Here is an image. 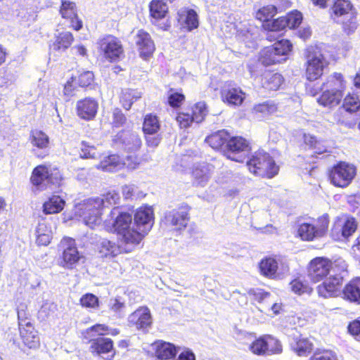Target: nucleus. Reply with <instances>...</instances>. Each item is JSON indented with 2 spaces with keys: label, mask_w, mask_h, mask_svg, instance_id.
I'll use <instances>...</instances> for the list:
<instances>
[{
  "label": "nucleus",
  "mask_w": 360,
  "mask_h": 360,
  "mask_svg": "<svg viewBox=\"0 0 360 360\" xmlns=\"http://www.w3.org/2000/svg\"><path fill=\"white\" fill-rule=\"evenodd\" d=\"M120 198L119 193L115 191L89 198L75 207V214L82 218L86 226L93 229L101 224L103 210L118 204Z\"/></svg>",
  "instance_id": "1"
},
{
  "label": "nucleus",
  "mask_w": 360,
  "mask_h": 360,
  "mask_svg": "<svg viewBox=\"0 0 360 360\" xmlns=\"http://www.w3.org/2000/svg\"><path fill=\"white\" fill-rule=\"evenodd\" d=\"M110 216L113 220L115 231L121 237V240L125 245L123 249L127 252H131L141 240V233L135 231L134 226H131V215L127 212H120L119 207H114Z\"/></svg>",
  "instance_id": "2"
},
{
  "label": "nucleus",
  "mask_w": 360,
  "mask_h": 360,
  "mask_svg": "<svg viewBox=\"0 0 360 360\" xmlns=\"http://www.w3.org/2000/svg\"><path fill=\"white\" fill-rule=\"evenodd\" d=\"M342 76L340 73H335L327 78L317 91H322V94L317 99L318 103L324 106L332 108L338 105L342 98V89L344 88Z\"/></svg>",
  "instance_id": "3"
},
{
  "label": "nucleus",
  "mask_w": 360,
  "mask_h": 360,
  "mask_svg": "<svg viewBox=\"0 0 360 360\" xmlns=\"http://www.w3.org/2000/svg\"><path fill=\"white\" fill-rule=\"evenodd\" d=\"M292 49V45L289 40L281 39L274 45L263 49L259 60L265 66L285 62Z\"/></svg>",
  "instance_id": "4"
},
{
  "label": "nucleus",
  "mask_w": 360,
  "mask_h": 360,
  "mask_svg": "<svg viewBox=\"0 0 360 360\" xmlns=\"http://www.w3.org/2000/svg\"><path fill=\"white\" fill-rule=\"evenodd\" d=\"M249 170L256 175L272 178L278 172V167L270 155L264 151H257L247 162Z\"/></svg>",
  "instance_id": "5"
},
{
  "label": "nucleus",
  "mask_w": 360,
  "mask_h": 360,
  "mask_svg": "<svg viewBox=\"0 0 360 360\" xmlns=\"http://www.w3.org/2000/svg\"><path fill=\"white\" fill-rule=\"evenodd\" d=\"M305 58L307 79L315 81L323 74L324 69L328 67V63L316 46L309 47L306 50Z\"/></svg>",
  "instance_id": "6"
},
{
  "label": "nucleus",
  "mask_w": 360,
  "mask_h": 360,
  "mask_svg": "<svg viewBox=\"0 0 360 360\" xmlns=\"http://www.w3.org/2000/svg\"><path fill=\"white\" fill-rule=\"evenodd\" d=\"M332 9L333 19L342 23L345 32L350 34L356 29L357 22L355 12L349 1L337 0L334 3Z\"/></svg>",
  "instance_id": "7"
},
{
  "label": "nucleus",
  "mask_w": 360,
  "mask_h": 360,
  "mask_svg": "<svg viewBox=\"0 0 360 360\" xmlns=\"http://www.w3.org/2000/svg\"><path fill=\"white\" fill-rule=\"evenodd\" d=\"M250 151L249 142L242 136H231L224 149V155L228 159L243 162Z\"/></svg>",
  "instance_id": "8"
},
{
  "label": "nucleus",
  "mask_w": 360,
  "mask_h": 360,
  "mask_svg": "<svg viewBox=\"0 0 360 360\" xmlns=\"http://www.w3.org/2000/svg\"><path fill=\"white\" fill-rule=\"evenodd\" d=\"M98 49L110 62L119 60L124 56V49L120 39L112 35H105L97 41Z\"/></svg>",
  "instance_id": "9"
},
{
  "label": "nucleus",
  "mask_w": 360,
  "mask_h": 360,
  "mask_svg": "<svg viewBox=\"0 0 360 360\" xmlns=\"http://www.w3.org/2000/svg\"><path fill=\"white\" fill-rule=\"evenodd\" d=\"M344 265L339 273L337 271L326 278L323 283L317 286L318 294L324 297H336L340 293L344 277L347 274Z\"/></svg>",
  "instance_id": "10"
},
{
  "label": "nucleus",
  "mask_w": 360,
  "mask_h": 360,
  "mask_svg": "<svg viewBox=\"0 0 360 360\" xmlns=\"http://www.w3.org/2000/svg\"><path fill=\"white\" fill-rule=\"evenodd\" d=\"M112 144L127 153H136L142 146L140 136L134 131L122 130L112 139Z\"/></svg>",
  "instance_id": "11"
},
{
  "label": "nucleus",
  "mask_w": 360,
  "mask_h": 360,
  "mask_svg": "<svg viewBox=\"0 0 360 360\" xmlns=\"http://www.w3.org/2000/svg\"><path fill=\"white\" fill-rule=\"evenodd\" d=\"M31 181L39 190H44L49 185H58L61 181L58 172L50 173L48 167L44 165L36 167L32 174Z\"/></svg>",
  "instance_id": "12"
},
{
  "label": "nucleus",
  "mask_w": 360,
  "mask_h": 360,
  "mask_svg": "<svg viewBox=\"0 0 360 360\" xmlns=\"http://www.w3.org/2000/svg\"><path fill=\"white\" fill-rule=\"evenodd\" d=\"M356 174V169L353 165L341 162L335 165L329 173L331 183L338 187L347 186Z\"/></svg>",
  "instance_id": "13"
},
{
  "label": "nucleus",
  "mask_w": 360,
  "mask_h": 360,
  "mask_svg": "<svg viewBox=\"0 0 360 360\" xmlns=\"http://www.w3.org/2000/svg\"><path fill=\"white\" fill-rule=\"evenodd\" d=\"M190 207L186 204H183L177 208L166 211L164 215V223L169 226H172L176 231L184 229L189 221Z\"/></svg>",
  "instance_id": "14"
},
{
  "label": "nucleus",
  "mask_w": 360,
  "mask_h": 360,
  "mask_svg": "<svg viewBox=\"0 0 360 360\" xmlns=\"http://www.w3.org/2000/svg\"><path fill=\"white\" fill-rule=\"evenodd\" d=\"M336 265L326 258L316 257L311 261L309 276L314 282H319L325 278L330 271L335 273Z\"/></svg>",
  "instance_id": "15"
},
{
  "label": "nucleus",
  "mask_w": 360,
  "mask_h": 360,
  "mask_svg": "<svg viewBox=\"0 0 360 360\" xmlns=\"http://www.w3.org/2000/svg\"><path fill=\"white\" fill-rule=\"evenodd\" d=\"M60 247L63 249L60 265L67 269H72L80 258L75 240L71 238H64L60 241Z\"/></svg>",
  "instance_id": "16"
},
{
  "label": "nucleus",
  "mask_w": 360,
  "mask_h": 360,
  "mask_svg": "<svg viewBox=\"0 0 360 360\" xmlns=\"http://www.w3.org/2000/svg\"><path fill=\"white\" fill-rule=\"evenodd\" d=\"M357 223L354 218L345 217L338 218L334 223L331 236L335 240L347 238L356 230Z\"/></svg>",
  "instance_id": "17"
},
{
  "label": "nucleus",
  "mask_w": 360,
  "mask_h": 360,
  "mask_svg": "<svg viewBox=\"0 0 360 360\" xmlns=\"http://www.w3.org/2000/svg\"><path fill=\"white\" fill-rule=\"evenodd\" d=\"M30 140L35 148L33 149L34 155L44 158L49 153V138L42 131L33 130L31 131Z\"/></svg>",
  "instance_id": "18"
},
{
  "label": "nucleus",
  "mask_w": 360,
  "mask_h": 360,
  "mask_svg": "<svg viewBox=\"0 0 360 360\" xmlns=\"http://www.w3.org/2000/svg\"><path fill=\"white\" fill-rule=\"evenodd\" d=\"M153 223V210L150 207L140 208L134 214L135 231L141 234V239L151 229Z\"/></svg>",
  "instance_id": "19"
},
{
  "label": "nucleus",
  "mask_w": 360,
  "mask_h": 360,
  "mask_svg": "<svg viewBox=\"0 0 360 360\" xmlns=\"http://www.w3.org/2000/svg\"><path fill=\"white\" fill-rule=\"evenodd\" d=\"M134 41L137 46L140 56L144 59L150 56L155 48L150 35L143 30L137 32L134 37Z\"/></svg>",
  "instance_id": "20"
},
{
  "label": "nucleus",
  "mask_w": 360,
  "mask_h": 360,
  "mask_svg": "<svg viewBox=\"0 0 360 360\" xmlns=\"http://www.w3.org/2000/svg\"><path fill=\"white\" fill-rule=\"evenodd\" d=\"M98 108V101L93 98H85L77 103L78 116L84 120H90L95 117Z\"/></svg>",
  "instance_id": "21"
},
{
  "label": "nucleus",
  "mask_w": 360,
  "mask_h": 360,
  "mask_svg": "<svg viewBox=\"0 0 360 360\" xmlns=\"http://www.w3.org/2000/svg\"><path fill=\"white\" fill-rule=\"evenodd\" d=\"M60 13L63 18L70 19L71 27L78 31L82 27V21L78 18L76 5L74 2L64 0L60 9Z\"/></svg>",
  "instance_id": "22"
},
{
  "label": "nucleus",
  "mask_w": 360,
  "mask_h": 360,
  "mask_svg": "<svg viewBox=\"0 0 360 360\" xmlns=\"http://www.w3.org/2000/svg\"><path fill=\"white\" fill-rule=\"evenodd\" d=\"M131 326H134L137 329H146L152 323V318L148 308H141L133 312L128 318Z\"/></svg>",
  "instance_id": "23"
},
{
  "label": "nucleus",
  "mask_w": 360,
  "mask_h": 360,
  "mask_svg": "<svg viewBox=\"0 0 360 360\" xmlns=\"http://www.w3.org/2000/svg\"><path fill=\"white\" fill-rule=\"evenodd\" d=\"M342 294L345 300L360 304V277L350 281L343 288Z\"/></svg>",
  "instance_id": "24"
},
{
  "label": "nucleus",
  "mask_w": 360,
  "mask_h": 360,
  "mask_svg": "<svg viewBox=\"0 0 360 360\" xmlns=\"http://www.w3.org/2000/svg\"><path fill=\"white\" fill-rule=\"evenodd\" d=\"M153 347L155 349V356L159 360L174 359L177 354L176 347L169 342L158 341Z\"/></svg>",
  "instance_id": "25"
},
{
  "label": "nucleus",
  "mask_w": 360,
  "mask_h": 360,
  "mask_svg": "<svg viewBox=\"0 0 360 360\" xmlns=\"http://www.w3.org/2000/svg\"><path fill=\"white\" fill-rule=\"evenodd\" d=\"M74 41L73 35L70 32L59 33L56 40L50 45L51 52L62 53L65 51Z\"/></svg>",
  "instance_id": "26"
},
{
  "label": "nucleus",
  "mask_w": 360,
  "mask_h": 360,
  "mask_svg": "<svg viewBox=\"0 0 360 360\" xmlns=\"http://www.w3.org/2000/svg\"><path fill=\"white\" fill-rule=\"evenodd\" d=\"M90 350L98 355L108 354L113 350V342L110 338L98 337L90 340Z\"/></svg>",
  "instance_id": "27"
},
{
  "label": "nucleus",
  "mask_w": 360,
  "mask_h": 360,
  "mask_svg": "<svg viewBox=\"0 0 360 360\" xmlns=\"http://www.w3.org/2000/svg\"><path fill=\"white\" fill-rule=\"evenodd\" d=\"M223 101L229 105H240L245 98V94L240 88L230 87L224 89L221 91Z\"/></svg>",
  "instance_id": "28"
},
{
  "label": "nucleus",
  "mask_w": 360,
  "mask_h": 360,
  "mask_svg": "<svg viewBox=\"0 0 360 360\" xmlns=\"http://www.w3.org/2000/svg\"><path fill=\"white\" fill-rule=\"evenodd\" d=\"M291 349L299 356H307L313 349V344L302 335L294 336L290 342Z\"/></svg>",
  "instance_id": "29"
},
{
  "label": "nucleus",
  "mask_w": 360,
  "mask_h": 360,
  "mask_svg": "<svg viewBox=\"0 0 360 360\" xmlns=\"http://www.w3.org/2000/svg\"><path fill=\"white\" fill-rule=\"evenodd\" d=\"M229 136L227 131L221 130L208 136L205 141L212 148L220 150L224 153Z\"/></svg>",
  "instance_id": "30"
},
{
  "label": "nucleus",
  "mask_w": 360,
  "mask_h": 360,
  "mask_svg": "<svg viewBox=\"0 0 360 360\" xmlns=\"http://www.w3.org/2000/svg\"><path fill=\"white\" fill-rule=\"evenodd\" d=\"M20 334L24 344L29 348L34 349L39 346V338L32 325L27 324V328H21Z\"/></svg>",
  "instance_id": "31"
},
{
  "label": "nucleus",
  "mask_w": 360,
  "mask_h": 360,
  "mask_svg": "<svg viewBox=\"0 0 360 360\" xmlns=\"http://www.w3.org/2000/svg\"><path fill=\"white\" fill-rule=\"evenodd\" d=\"M179 21L184 22L189 31L198 27V19L196 12L193 9L181 8L178 12Z\"/></svg>",
  "instance_id": "32"
},
{
  "label": "nucleus",
  "mask_w": 360,
  "mask_h": 360,
  "mask_svg": "<svg viewBox=\"0 0 360 360\" xmlns=\"http://www.w3.org/2000/svg\"><path fill=\"white\" fill-rule=\"evenodd\" d=\"M98 167L105 172H115L123 168L122 160L117 155H110L101 160Z\"/></svg>",
  "instance_id": "33"
},
{
  "label": "nucleus",
  "mask_w": 360,
  "mask_h": 360,
  "mask_svg": "<svg viewBox=\"0 0 360 360\" xmlns=\"http://www.w3.org/2000/svg\"><path fill=\"white\" fill-rule=\"evenodd\" d=\"M101 257H115L121 252V247L108 239H101L98 244Z\"/></svg>",
  "instance_id": "34"
},
{
  "label": "nucleus",
  "mask_w": 360,
  "mask_h": 360,
  "mask_svg": "<svg viewBox=\"0 0 360 360\" xmlns=\"http://www.w3.org/2000/svg\"><path fill=\"white\" fill-rule=\"evenodd\" d=\"M149 11L151 18L158 20L165 17L168 7L162 0H153L149 5Z\"/></svg>",
  "instance_id": "35"
},
{
  "label": "nucleus",
  "mask_w": 360,
  "mask_h": 360,
  "mask_svg": "<svg viewBox=\"0 0 360 360\" xmlns=\"http://www.w3.org/2000/svg\"><path fill=\"white\" fill-rule=\"evenodd\" d=\"M65 200L59 195H53L43 205L45 214H55L60 212L64 207Z\"/></svg>",
  "instance_id": "36"
},
{
  "label": "nucleus",
  "mask_w": 360,
  "mask_h": 360,
  "mask_svg": "<svg viewBox=\"0 0 360 360\" xmlns=\"http://www.w3.org/2000/svg\"><path fill=\"white\" fill-rule=\"evenodd\" d=\"M142 93L136 89H125L122 91L121 101L123 107L126 110H129L134 103L138 99L141 98Z\"/></svg>",
  "instance_id": "37"
},
{
  "label": "nucleus",
  "mask_w": 360,
  "mask_h": 360,
  "mask_svg": "<svg viewBox=\"0 0 360 360\" xmlns=\"http://www.w3.org/2000/svg\"><path fill=\"white\" fill-rule=\"evenodd\" d=\"M193 176L194 178V184L198 186H205L210 179L207 166L200 165L196 167L193 171Z\"/></svg>",
  "instance_id": "38"
},
{
  "label": "nucleus",
  "mask_w": 360,
  "mask_h": 360,
  "mask_svg": "<svg viewBox=\"0 0 360 360\" xmlns=\"http://www.w3.org/2000/svg\"><path fill=\"white\" fill-rule=\"evenodd\" d=\"M261 273L266 276L271 278L276 274L278 269V263L276 260L271 257L262 259L259 264Z\"/></svg>",
  "instance_id": "39"
},
{
  "label": "nucleus",
  "mask_w": 360,
  "mask_h": 360,
  "mask_svg": "<svg viewBox=\"0 0 360 360\" xmlns=\"http://www.w3.org/2000/svg\"><path fill=\"white\" fill-rule=\"evenodd\" d=\"M298 234L303 240H313L321 238L316 234L315 225L309 223L302 224L298 229Z\"/></svg>",
  "instance_id": "40"
},
{
  "label": "nucleus",
  "mask_w": 360,
  "mask_h": 360,
  "mask_svg": "<svg viewBox=\"0 0 360 360\" xmlns=\"http://www.w3.org/2000/svg\"><path fill=\"white\" fill-rule=\"evenodd\" d=\"M160 129L159 121L156 116L148 115L144 119L143 131L146 134H156Z\"/></svg>",
  "instance_id": "41"
},
{
  "label": "nucleus",
  "mask_w": 360,
  "mask_h": 360,
  "mask_svg": "<svg viewBox=\"0 0 360 360\" xmlns=\"http://www.w3.org/2000/svg\"><path fill=\"white\" fill-rule=\"evenodd\" d=\"M277 7L274 5H268L259 9L256 13V18L265 23L270 22V20L276 14Z\"/></svg>",
  "instance_id": "42"
},
{
  "label": "nucleus",
  "mask_w": 360,
  "mask_h": 360,
  "mask_svg": "<svg viewBox=\"0 0 360 360\" xmlns=\"http://www.w3.org/2000/svg\"><path fill=\"white\" fill-rule=\"evenodd\" d=\"M283 82V77L279 73L269 74L266 77L264 83L265 88L276 91L281 86Z\"/></svg>",
  "instance_id": "43"
},
{
  "label": "nucleus",
  "mask_w": 360,
  "mask_h": 360,
  "mask_svg": "<svg viewBox=\"0 0 360 360\" xmlns=\"http://www.w3.org/2000/svg\"><path fill=\"white\" fill-rule=\"evenodd\" d=\"M266 355L279 354L282 352L281 342L271 335H266Z\"/></svg>",
  "instance_id": "44"
},
{
  "label": "nucleus",
  "mask_w": 360,
  "mask_h": 360,
  "mask_svg": "<svg viewBox=\"0 0 360 360\" xmlns=\"http://www.w3.org/2000/svg\"><path fill=\"white\" fill-rule=\"evenodd\" d=\"M207 113V106L204 102L196 103L192 110V118L196 123H200L203 121Z\"/></svg>",
  "instance_id": "45"
},
{
  "label": "nucleus",
  "mask_w": 360,
  "mask_h": 360,
  "mask_svg": "<svg viewBox=\"0 0 360 360\" xmlns=\"http://www.w3.org/2000/svg\"><path fill=\"white\" fill-rule=\"evenodd\" d=\"M343 108L345 111L354 112L360 108V100L357 96L348 95L347 96L343 102Z\"/></svg>",
  "instance_id": "46"
},
{
  "label": "nucleus",
  "mask_w": 360,
  "mask_h": 360,
  "mask_svg": "<svg viewBox=\"0 0 360 360\" xmlns=\"http://www.w3.org/2000/svg\"><path fill=\"white\" fill-rule=\"evenodd\" d=\"M101 153L97 148L87 143L82 142V148H81L80 157L82 158L97 159L100 157Z\"/></svg>",
  "instance_id": "47"
},
{
  "label": "nucleus",
  "mask_w": 360,
  "mask_h": 360,
  "mask_svg": "<svg viewBox=\"0 0 360 360\" xmlns=\"http://www.w3.org/2000/svg\"><path fill=\"white\" fill-rule=\"evenodd\" d=\"M249 294L252 295L254 300L257 301L259 303L265 302L268 305L273 301V297L270 292H265L263 290L257 289V290H250L249 291Z\"/></svg>",
  "instance_id": "48"
},
{
  "label": "nucleus",
  "mask_w": 360,
  "mask_h": 360,
  "mask_svg": "<svg viewBox=\"0 0 360 360\" xmlns=\"http://www.w3.org/2000/svg\"><path fill=\"white\" fill-rule=\"evenodd\" d=\"M251 352L257 355H266V335L255 340L250 345Z\"/></svg>",
  "instance_id": "49"
},
{
  "label": "nucleus",
  "mask_w": 360,
  "mask_h": 360,
  "mask_svg": "<svg viewBox=\"0 0 360 360\" xmlns=\"http://www.w3.org/2000/svg\"><path fill=\"white\" fill-rule=\"evenodd\" d=\"M291 290L297 295H302L304 293L310 294L311 288L305 283L299 279L293 280L290 283Z\"/></svg>",
  "instance_id": "50"
},
{
  "label": "nucleus",
  "mask_w": 360,
  "mask_h": 360,
  "mask_svg": "<svg viewBox=\"0 0 360 360\" xmlns=\"http://www.w3.org/2000/svg\"><path fill=\"white\" fill-rule=\"evenodd\" d=\"M328 224L329 217L327 214L320 217L318 219L316 224H315L316 229V234L321 237H323L328 230Z\"/></svg>",
  "instance_id": "51"
},
{
  "label": "nucleus",
  "mask_w": 360,
  "mask_h": 360,
  "mask_svg": "<svg viewBox=\"0 0 360 360\" xmlns=\"http://www.w3.org/2000/svg\"><path fill=\"white\" fill-rule=\"evenodd\" d=\"M288 27L295 29L297 27L302 20V15L300 11H295L288 13L286 16Z\"/></svg>",
  "instance_id": "52"
},
{
  "label": "nucleus",
  "mask_w": 360,
  "mask_h": 360,
  "mask_svg": "<svg viewBox=\"0 0 360 360\" xmlns=\"http://www.w3.org/2000/svg\"><path fill=\"white\" fill-rule=\"evenodd\" d=\"M265 29L275 30L277 32L283 30L288 27V22L285 16L278 18L270 22L264 23Z\"/></svg>",
  "instance_id": "53"
},
{
  "label": "nucleus",
  "mask_w": 360,
  "mask_h": 360,
  "mask_svg": "<svg viewBox=\"0 0 360 360\" xmlns=\"http://www.w3.org/2000/svg\"><path fill=\"white\" fill-rule=\"evenodd\" d=\"M309 360H338L335 354L330 350L316 352Z\"/></svg>",
  "instance_id": "54"
},
{
  "label": "nucleus",
  "mask_w": 360,
  "mask_h": 360,
  "mask_svg": "<svg viewBox=\"0 0 360 360\" xmlns=\"http://www.w3.org/2000/svg\"><path fill=\"white\" fill-rule=\"evenodd\" d=\"M80 303L83 307L95 308L98 306V298L93 294L87 293L81 297Z\"/></svg>",
  "instance_id": "55"
},
{
  "label": "nucleus",
  "mask_w": 360,
  "mask_h": 360,
  "mask_svg": "<svg viewBox=\"0 0 360 360\" xmlns=\"http://www.w3.org/2000/svg\"><path fill=\"white\" fill-rule=\"evenodd\" d=\"M332 122L337 124L345 126L348 128H352L353 126V124L351 122L346 120L344 118V110L342 109H339L333 114Z\"/></svg>",
  "instance_id": "56"
},
{
  "label": "nucleus",
  "mask_w": 360,
  "mask_h": 360,
  "mask_svg": "<svg viewBox=\"0 0 360 360\" xmlns=\"http://www.w3.org/2000/svg\"><path fill=\"white\" fill-rule=\"evenodd\" d=\"M94 77L92 72L85 71L79 75L77 81L79 86L85 87L89 86L92 83Z\"/></svg>",
  "instance_id": "57"
},
{
  "label": "nucleus",
  "mask_w": 360,
  "mask_h": 360,
  "mask_svg": "<svg viewBox=\"0 0 360 360\" xmlns=\"http://www.w3.org/2000/svg\"><path fill=\"white\" fill-rule=\"evenodd\" d=\"M140 158L135 155H128L122 160L123 167H126L128 169H136L140 165Z\"/></svg>",
  "instance_id": "58"
},
{
  "label": "nucleus",
  "mask_w": 360,
  "mask_h": 360,
  "mask_svg": "<svg viewBox=\"0 0 360 360\" xmlns=\"http://www.w3.org/2000/svg\"><path fill=\"white\" fill-rule=\"evenodd\" d=\"M176 120L181 128H187L192 122H194L191 115L188 113H179Z\"/></svg>",
  "instance_id": "59"
},
{
  "label": "nucleus",
  "mask_w": 360,
  "mask_h": 360,
  "mask_svg": "<svg viewBox=\"0 0 360 360\" xmlns=\"http://www.w3.org/2000/svg\"><path fill=\"white\" fill-rule=\"evenodd\" d=\"M349 333L355 337V338L358 340H360V321L354 320L351 322L348 327Z\"/></svg>",
  "instance_id": "60"
},
{
  "label": "nucleus",
  "mask_w": 360,
  "mask_h": 360,
  "mask_svg": "<svg viewBox=\"0 0 360 360\" xmlns=\"http://www.w3.org/2000/svg\"><path fill=\"white\" fill-rule=\"evenodd\" d=\"M184 100V96L179 93L171 94L168 97V103L173 108L179 107Z\"/></svg>",
  "instance_id": "61"
},
{
  "label": "nucleus",
  "mask_w": 360,
  "mask_h": 360,
  "mask_svg": "<svg viewBox=\"0 0 360 360\" xmlns=\"http://www.w3.org/2000/svg\"><path fill=\"white\" fill-rule=\"evenodd\" d=\"M136 187L133 185H125L122 187V194L125 199H134L136 198Z\"/></svg>",
  "instance_id": "62"
},
{
  "label": "nucleus",
  "mask_w": 360,
  "mask_h": 360,
  "mask_svg": "<svg viewBox=\"0 0 360 360\" xmlns=\"http://www.w3.org/2000/svg\"><path fill=\"white\" fill-rule=\"evenodd\" d=\"M52 233L51 227L48 226L44 220H41L38 223L35 229V235L46 234Z\"/></svg>",
  "instance_id": "63"
},
{
  "label": "nucleus",
  "mask_w": 360,
  "mask_h": 360,
  "mask_svg": "<svg viewBox=\"0 0 360 360\" xmlns=\"http://www.w3.org/2000/svg\"><path fill=\"white\" fill-rule=\"evenodd\" d=\"M126 121V117L122 111L116 109L113 112V124L115 127L122 126Z\"/></svg>",
  "instance_id": "64"
}]
</instances>
